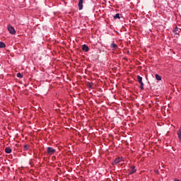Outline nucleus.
Listing matches in <instances>:
<instances>
[{"mask_svg":"<svg viewBox=\"0 0 181 181\" xmlns=\"http://www.w3.org/2000/svg\"><path fill=\"white\" fill-rule=\"evenodd\" d=\"M55 153H56V149L52 147H47V153H48V155H54Z\"/></svg>","mask_w":181,"mask_h":181,"instance_id":"nucleus-1","label":"nucleus"},{"mask_svg":"<svg viewBox=\"0 0 181 181\" xmlns=\"http://www.w3.org/2000/svg\"><path fill=\"white\" fill-rule=\"evenodd\" d=\"M8 30L11 35H15V33H16L15 28L12 25H8Z\"/></svg>","mask_w":181,"mask_h":181,"instance_id":"nucleus-2","label":"nucleus"},{"mask_svg":"<svg viewBox=\"0 0 181 181\" xmlns=\"http://www.w3.org/2000/svg\"><path fill=\"white\" fill-rule=\"evenodd\" d=\"M83 0H79L78 1V6L79 11H81L83 9Z\"/></svg>","mask_w":181,"mask_h":181,"instance_id":"nucleus-3","label":"nucleus"},{"mask_svg":"<svg viewBox=\"0 0 181 181\" xmlns=\"http://www.w3.org/2000/svg\"><path fill=\"white\" fill-rule=\"evenodd\" d=\"M129 175H132V174H134V173H135L136 172V169H135V166H132L131 168H130V170H129Z\"/></svg>","mask_w":181,"mask_h":181,"instance_id":"nucleus-4","label":"nucleus"},{"mask_svg":"<svg viewBox=\"0 0 181 181\" xmlns=\"http://www.w3.org/2000/svg\"><path fill=\"white\" fill-rule=\"evenodd\" d=\"M82 50L83 52H88V50H90V48H88V46L83 45H82Z\"/></svg>","mask_w":181,"mask_h":181,"instance_id":"nucleus-5","label":"nucleus"},{"mask_svg":"<svg viewBox=\"0 0 181 181\" xmlns=\"http://www.w3.org/2000/svg\"><path fill=\"white\" fill-rule=\"evenodd\" d=\"M177 134L180 142H181V127L177 130Z\"/></svg>","mask_w":181,"mask_h":181,"instance_id":"nucleus-6","label":"nucleus"},{"mask_svg":"<svg viewBox=\"0 0 181 181\" xmlns=\"http://www.w3.org/2000/svg\"><path fill=\"white\" fill-rule=\"evenodd\" d=\"M122 162V159L121 158H116L115 160H114V163L115 165H118V163Z\"/></svg>","mask_w":181,"mask_h":181,"instance_id":"nucleus-7","label":"nucleus"},{"mask_svg":"<svg viewBox=\"0 0 181 181\" xmlns=\"http://www.w3.org/2000/svg\"><path fill=\"white\" fill-rule=\"evenodd\" d=\"M6 153H11L12 152V149L11 148L8 147L5 148Z\"/></svg>","mask_w":181,"mask_h":181,"instance_id":"nucleus-8","label":"nucleus"},{"mask_svg":"<svg viewBox=\"0 0 181 181\" xmlns=\"http://www.w3.org/2000/svg\"><path fill=\"white\" fill-rule=\"evenodd\" d=\"M137 81H139V84L144 83L142 82V77L141 76H137Z\"/></svg>","mask_w":181,"mask_h":181,"instance_id":"nucleus-9","label":"nucleus"},{"mask_svg":"<svg viewBox=\"0 0 181 181\" xmlns=\"http://www.w3.org/2000/svg\"><path fill=\"white\" fill-rule=\"evenodd\" d=\"M110 47H111L112 49H117V48L118 47V46H117L115 43H114V42H112V43L110 45Z\"/></svg>","mask_w":181,"mask_h":181,"instance_id":"nucleus-10","label":"nucleus"},{"mask_svg":"<svg viewBox=\"0 0 181 181\" xmlns=\"http://www.w3.org/2000/svg\"><path fill=\"white\" fill-rule=\"evenodd\" d=\"M29 148H30V146H29V144H25L23 146L24 151H28V149H29Z\"/></svg>","mask_w":181,"mask_h":181,"instance_id":"nucleus-11","label":"nucleus"},{"mask_svg":"<svg viewBox=\"0 0 181 181\" xmlns=\"http://www.w3.org/2000/svg\"><path fill=\"white\" fill-rule=\"evenodd\" d=\"M156 78L158 81H160V80H162V78L158 74H156Z\"/></svg>","mask_w":181,"mask_h":181,"instance_id":"nucleus-12","label":"nucleus"},{"mask_svg":"<svg viewBox=\"0 0 181 181\" xmlns=\"http://www.w3.org/2000/svg\"><path fill=\"white\" fill-rule=\"evenodd\" d=\"M114 19H121V17H119V13H117L114 16Z\"/></svg>","mask_w":181,"mask_h":181,"instance_id":"nucleus-13","label":"nucleus"},{"mask_svg":"<svg viewBox=\"0 0 181 181\" xmlns=\"http://www.w3.org/2000/svg\"><path fill=\"white\" fill-rule=\"evenodd\" d=\"M178 30L179 28L177 27L175 28V29L173 30V33H175V35H177Z\"/></svg>","mask_w":181,"mask_h":181,"instance_id":"nucleus-14","label":"nucleus"},{"mask_svg":"<svg viewBox=\"0 0 181 181\" xmlns=\"http://www.w3.org/2000/svg\"><path fill=\"white\" fill-rule=\"evenodd\" d=\"M5 43L2 42H0V48H4L5 47Z\"/></svg>","mask_w":181,"mask_h":181,"instance_id":"nucleus-15","label":"nucleus"},{"mask_svg":"<svg viewBox=\"0 0 181 181\" xmlns=\"http://www.w3.org/2000/svg\"><path fill=\"white\" fill-rule=\"evenodd\" d=\"M17 77H18V78H22V77H23V76L22 75V74L18 73V74H17Z\"/></svg>","mask_w":181,"mask_h":181,"instance_id":"nucleus-16","label":"nucleus"},{"mask_svg":"<svg viewBox=\"0 0 181 181\" xmlns=\"http://www.w3.org/2000/svg\"><path fill=\"white\" fill-rule=\"evenodd\" d=\"M140 84H141V86H140V89H141V90H144V83H140Z\"/></svg>","mask_w":181,"mask_h":181,"instance_id":"nucleus-17","label":"nucleus"},{"mask_svg":"<svg viewBox=\"0 0 181 181\" xmlns=\"http://www.w3.org/2000/svg\"><path fill=\"white\" fill-rule=\"evenodd\" d=\"M88 87V88H93V83H89Z\"/></svg>","mask_w":181,"mask_h":181,"instance_id":"nucleus-18","label":"nucleus"},{"mask_svg":"<svg viewBox=\"0 0 181 181\" xmlns=\"http://www.w3.org/2000/svg\"><path fill=\"white\" fill-rule=\"evenodd\" d=\"M175 181H181V180H177V179H175Z\"/></svg>","mask_w":181,"mask_h":181,"instance_id":"nucleus-19","label":"nucleus"}]
</instances>
